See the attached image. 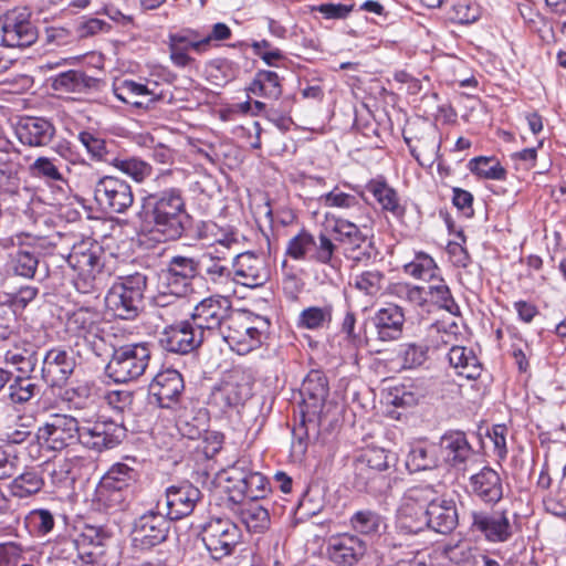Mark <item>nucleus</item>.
<instances>
[{"instance_id":"nucleus-1","label":"nucleus","mask_w":566,"mask_h":566,"mask_svg":"<svg viewBox=\"0 0 566 566\" xmlns=\"http://www.w3.org/2000/svg\"><path fill=\"white\" fill-rule=\"evenodd\" d=\"M139 217L149 226L150 232L159 233L163 240L181 238L190 223L184 190L170 187L148 193L143 198Z\"/></svg>"},{"instance_id":"nucleus-2","label":"nucleus","mask_w":566,"mask_h":566,"mask_svg":"<svg viewBox=\"0 0 566 566\" xmlns=\"http://www.w3.org/2000/svg\"><path fill=\"white\" fill-rule=\"evenodd\" d=\"M328 391L327 378L321 371L312 370L304 379L300 390L303 402L301 410L303 416L302 426L293 431L294 437L300 443L304 439H310L308 424H312L313 429H315L316 426L323 427L326 423H332L327 419V413L331 409V406L326 405Z\"/></svg>"},{"instance_id":"nucleus-3","label":"nucleus","mask_w":566,"mask_h":566,"mask_svg":"<svg viewBox=\"0 0 566 566\" xmlns=\"http://www.w3.org/2000/svg\"><path fill=\"white\" fill-rule=\"evenodd\" d=\"M146 286L147 277L139 272L118 277L105 297L107 308L118 318L134 319L142 310Z\"/></svg>"},{"instance_id":"nucleus-4","label":"nucleus","mask_w":566,"mask_h":566,"mask_svg":"<svg viewBox=\"0 0 566 566\" xmlns=\"http://www.w3.org/2000/svg\"><path fill=\"white\" fill-rule=\"evenodd\" d=\"M147 343H134L114 348L106 365V375L115 382H127L144 375L150 360Z\"/></svg>"},{"instance_id":"nucleus-5","label":"nucleus","mask_w":566,"mask_h":566,"mask_svg":"<svg viewBox=\"0 0 566 566\" xmlns=\"http://www.w3.org/2000/svg\"><path fill=\"white\" fill-rule=\"evenodd\" d=\"M200 537L210 556L219 560L234 552L242 533L231 520L212 517L202 526Z\"/></svg>"},{"instance_id":"nucleus-6","label":"nucleus","mask_w":566,"mask_h":566,"mask_svg":"<svg viewBox=\"0 0 566 566\" xmlns=\"http://www.w3.org/2000/svg\"><path fill=\"white\" fill-rule=\"evenodd\" d=\"M260 321L259 317L252 318L242 314H231L218 335L233 352L239 355L248 354L262 343L263 332L255 325V322Z\"/></svg>"},{"instance_id":"nucleus-7","label":"nucleus","mask_w":566,"mask_h":566,"mask_svg":"<svg viewBox=\"0 0 566 566\" xmlns=\"http://www.w3.org/2000/svg\"><path fill=\"white\" fill-rule=\"evenodd\" d=\"M230 500L241 503L243 500L256 502L263 500L271 492V485L265 475L260 472L245 469L238 462L227 478Z\"/></svg>"},{"instance_id":"nucleus-8","label":"nucleus","mask_w":566,"mask_h":566,"mask_svg":"<svg viewBox=\"0 0 566 566\" xmlns=\"http://www.w3.org/2000/svg\"><path fill=\"white\" fill-rule=\"evenodd\" d=\"M123 421L98 420L80 424L77 441L87 449L101 452L117 447L126 438Z\"/></svg>"},{"instance_id":"nucleus-9","label":"nucleus","mask_w":566,"mask_h":566,"mask_svg":"<svg viewBox=\"0 0 566 566\" xmlns=\"http://www.w3.org/2000/svg\"><path fill=\"white\" fill-rule=\"evenodd\" d=\"M80 423L67 415H52L34 434L38 443L50 450L60 451L77 441Z\"/></svg>"},{"instance_id":"nucleus-10","label":"nucleus","mask_w":566,"mask_h":566,"mask_svg":"<svg viewBox=\"0 0 566 566\" xmlns=\"http://www.w3.org/2000/svg\"><path fill=\"white\" fill-rule=\"evenodd\" d=\"M97 205L109 213H125L134 203L130 185L118 177L104 176L94 187Z\"/></svg>"},{"instance_id":"nucleus-11","label":"nucleus","mask_w":566,"mask_h":566,"mask_svg":"<svg viewBox=\"0 0 566 566\" xmlns=\"http://www.w3.org/2000/svg\"><path fill=\"white\" fill-rule=\"evenodd\" d=\"M252 395V382L243 374H233L212 389L209 405L228 412L244 406Z\"/></svg>"},{"instance_id":"nucleus-12","label":"nucleus","mask_w":566,"mask_h":566,"mask_svg":"<svg viewBox=\"0 0 566 566\" xmlns=\"http://www.w3.org/2000/svg\"><path fill=\"white\" fill-rule=\"evenodd\" d=\"M41 379L50 387L62 388L75 370L76 359L72 349L53 347L41 358Z\"/></svg>"},{"instance_id":"nucleus-13","label":"nucleus","mask_w":566,"mask_h":566,"mask_svg":"<svg viewBox=\"0 0 566 566\" xmlns=\"http://www.w3.org/2000/svg\"><path fill=\"white\" fill-rule=\"evenodd\" d=\"M231 314V302L227 297L209 296L195 306L191 322L203 336L206 331L218 334Z\"/></svg>"},{"instance_id":"nucleus-14","label":"nucleus","mask_w":566,"mask_h":566,"mask_svg":"<svg viewBox=\"0 0 566 566\" xmlns=\"http://www.w3.org/2000/svg\"><path fill=\"white\" fill-rule=\"evenodd\" d=\"M170 521L167 515L149 511L134 523L133 542L140 549H149L163 543L168 535Z\"/></svg>"},{"instance_id":"nucleus-15","label":"nucleus","mask_w":566,"mask_h":566,"mask_svg":"<svg viewBox=\"0 0 566 566\" xmlns=\"http://www.w3.org/2000/svg\"><path fill=\"white\" fill-rule=\"evenodd\" d=\"M102 248L91 239H86L73 244L66 261L77 272L78 277L88 283L102 271Z\"/></svg>"},{"instance_id":"nucleus-16","label":"nucleus","mask_w":566,"mask_h":566,"mask_svg":"<svg viewBox=\"0 0 566 566\" xmlns=\"http://www.w3.org/2000/svg\"><path fill=\"white\" fill-rule=\"evenodd\" d=\"M2 44L8 48H28L38 39V30L29 14L12 10L4 14L1 22Z\"/></svg>"},{"instance_id":"nucleus-17","label":"nucleus","mask_w":566,"mask_h":566,"mask_svg":"<svg viewBox=\"0 0 566 566\" xmlns=\"http://www.w3.org/2000/svg\"><path fill=\"white\" fill-rule=\"evenodd\" d=\"M203 339L202 331H198L191 321H184L166 327L159 344L167 352L185 355L197 349Z\"/></svg>"},{"instance_id":"nucleus-18","label":"nucleus","mask_w":566,"mask_h":566,"mask_svg":"<svg viewBox=\"0 0 566 566\" xmlns=\"http://www.w3.org/2000/svg\"><path fill=\"white\" fill-rule=\"evenodd\" d=\"M199 272V262L193 258L172 256L164 271L168 293L172 297L185 296L191 290V281Z\"/></svg>"},{"instance_id":"nucleus-19","label":"nucleus","mask_w":566,"mask_h":566,"mask_svg":"<svg viewBox=\"0 0 566 566\" xmlns=\"http://www.w3.org/2000/svg\"><path fill=\"white\" fill-rule=\"evenodd\" d=\"M201 495V491L187 481L167 488V517L171 521H178L190 515L200 501Z\"/></svg>"},{"instance_id":"nucleus-20","label":"nucleus","mask_w":566,"mask_h":566,"mask_svg":"<svg viewBox=\"0 0 566 566\" xmlns=\"http://www.w3.org/2000/svg\"><path fill=\"white\" fill-rule=\"evenodd\" d=\"M420 515V525H427V528L440 534L451 533L459 522L455 502L442 494Z\"/></svg>"},{"instance_id":"nucleus-21","label":"nucleus","mask_w":566,"mask_h":566,"mask_svg":"<svg viewBox=\"0 0 566 566\" xmlns=\"http://www.w3.org/2000/svg\"><path fill=\"white\" fill-rule=\"evenodd\" d=\"M365 541L356 535L343 534L332 537L326 547L327 558L339 566H353L366 554Z\"/></svg>"},{"instance_id":"nucleus-22","label":"nucleus","mask_w":566,"mask_h":566,"mask_svg":"<svg viewBox=\"0 0 566 566\" xmlns=\"http://www.w3.org/2000/svg\"><path fill=\"white\" fill-rule=\"evenodd\" d=\"M233 273L235 281L248 287L262 286L270 279L265 262L252 252L235 254Z\"/></svg>"},{"instance_id":"nucleus-23","label":"nucleus","mask_w":566,"mask_h":566,"mask_svg":"<svg viewBox=\"0 0 566 566\" xmlns=\"http://www.w3.org/2000/svg\"><path fill=\"white\" fill-rule=\"evenodd\" d=\"M405 313L398 305L390 304L378 310L371 317L376 339L390 343L401 338L405 328Z\"/></svg>"},{"instance_id":"nucleus-24","label":"nucleus","mask_w":566,"mask_h":566,"mask_svg":"<svg viewBox=\"0 0 566 566\" xmlns=\"http://www.w3.org/2000/svg\"><path fill=\"white\" fill-rule=\"evenodd\" d=\"M90 541L94 544L101 543L99 531L95 527H86L85 532L77 535L75 538L64 537L60 539L55 545V554L59 558L75 563L77 559L84 563H92L95 556V552L84 551V546Z\"/></svg>"},{"instance_id":"nucleus-25","label":"nucleus","mask_w":566,"mask_h":566,"mask_svg":"<svg viewBox=\"0 0 566 566\" xmlns=\"http://www.w3.org/2000/svg\"><path fill=\"white\" fill-rule=\"evenodd\" d=\"M184 388V378L175 369L158 373L150 384L151 394L161 408H172L181 397Z\"/></svg>"},{"instance_id":"nucleus-26","label":"nucleus","mask_w":566,"mask_h":566,"mask_svg":"<svg viewBox=\"0 0 566 566\" xmlns=\"http://www.w3.org/2000/svg\"><path fill=\"white\" fill-rule=\"evenodd\" d=\"M471 530L490 542H505L511 536L509 518L501 512L473 511Z\"/></svg>"},{"instance_id":"nucleus-27","label":"nucleus","mask_w":566,"mask_h":566,"mask_svg":"<svg viewBox=\"0 0 566 566\" xmlns=\"http://www.w3.org/2000/svg\"><path fill=\"white\" fill-rule=\"evenodd\" d=\"M41 347L33 342L19 339L6 352L4 361L18 374L32 375L41 361Z\"/></svg>"},{"instance_id":"nucleus-28","label":"nucleus","mask_w":566,"mask_h":566,"mask_svg":"<svg viewBox=\"0 0 566 566\" xmlns=\"http://www.w3.org/2000/svg\"><path fill=\"white\" fill-rule=\"evenodd\" d=\"M54 125L44 117H25L18 126L20 142L32 147L48 146L55 136Z\"/></svg>"},{"instance_id":"nucleus-29","label":"nucleus","mask_w":566,"mask_h":566,"mask_svg":"<svg viewBox=\"0 0 566 566\" xmlns=\"http://www.w3.org/2000/svg\"><path fill=\"white\" fill-rule=\"evenodd\" d=\"M472 493L485 503H496L503 496V485L499 473L489 468H483L470 479Z\"/></svg>"},{"instance_id":"nucleus-30","label":"nucleus","mask_w":566,"mask_h":566,"mask_svg":"<svg viewBox=\"0 0 566 566\" xmlns=\"http://www.w3.org/2000/svg\"><path fill=\"white\" fill-rule=\"evenodd\" d=\"M441 494V484H418L413 485L403 493L401 504L399 506V513L405 516H411L413 509H426L430 507Z\"/></svg>"},{"instance_id":"nucleus-31","label":"nucleus","mask_w":566,"mask_h":566,"mask_svg":"<svg viewBox=\"0 0 566 566\" xmlns=\"http://www.w3.org/2000/svg\"><path fill=\"white\" fill-rule=\"evenodd\" d=\"M114 94L122 102L135 107H148L149 104L160 98V95L148 85L130 80L116 83L114 85Z\"/></svg>"},{"instance_id":"nucleus-32","label":"nucleus","mask_w":566,"mask_h":566,"mask_svg":"<svg viewBox=\"0 0 566 566\" xmlns=\"http://www.w3.org/2000/svg\"><path fill=\"white\" fill-rule=\"evenodd\" d=\"M209 412L206 408L184 409L177 418L179 432L191 440H196L208 433Z\"/></svg>"},{"instance_id":"nucleus-33","label":"nucleus","mask_w":566,"mask_h":566,"mask_svg":"<svg viewBox=\"0 0 566 566\" xmlns=\"http://www.w3.org/2000/svg\"><path fill=\"white\" fill-rule=\"evenodd\" d=\"M40 264V253L32 244H20L10 255V268L14 275L34 279Z\"/></svg>"},{"instance_id":"nucleus-34","label":"nucleus","mask_w":566,"mask_h":566,"mask_svg":"<svg viewBox=\"0 0 566 566\" xmlns=\"http://www.w3.org/2000/svg\"><path fill=\"white\" fill-rule=\"evenodd\" d=\"M98 80L86 75L83 71L70 70L52 78V87L64 93H83L96 87Z\"/></svg>"},{"instance_id":"nucleus-35","label":"nucleus","mask_w":566,"mask_h":566,"mask_svg":"<svg viewBox=\"0 0 566 566\" xmlns=\"http://www.w3.org/2000/svg\"><path fill=\"white\" fill-rule=\"evenodd\" d=\"M366 189L375 197L381 208L391 212L395 217L401 218L405 214V207L400 205L397 191L389 187L384 178L371 179Z\"/></svg>"},{"instance_id":"nucleus-36","label":"nucleus","mask_w":566,"mask_h":566,"mask_svg":"<svg viewBox=\"0 0 566 566\" xmlns=\"http://www.w3.org/2000/svg\"><path fill=\"white\" fill-rule=\"evenodd\" d=\"M441 448L453 467L463 464L472 454V448L461 431L446 433L441 438Z\"/></svg>"},{"instance_id":"nucleus-37","label":"nucleus","mask_w":566,"mask_h":566,"mask_svg":"<svg viewBox=\"0 0 566 566\" xmlns=\"http://www.w3.org/2000/svg\"><path fill=\"white\" fill-rule=\"evenodd\" d=\"M8 384V399L15 406L30 402L40 392L32 375L18 374Z\"/></svg>"},{"instance_id":"nucleus-38","label":"nucleus","mask_w":566,"mask_h":566,"mask_svg":"<svg viewBox=\"0 0 566 566\" xmlns=\"http://www.w3.org/2000/svg\"><path fill=\"white\" fill-rule=\"evenodd\" d=\"M438 464L436 446L417 443L410 447L406 458V468L409 472L433 470Z\"/></svg>"},{"instance_id":"nucleus-39","label":"nucleus","mask_w":566,"mask_h":566,"mask_svg":"<svg viewBox=\"0 0 566 566\" xmlns=\"http://www.w3.org/2000/svg\"><path fill=\"white\" fill-rule=\"evenodd\" d=\"M333 232L343 253L369 240L358 226L344 218H335Z\"/></svg>"},{"instance_id":"nucleus-40","label":"nucleus","mask_w":566,"mask_h":566,"mask_svg":"<svg viewBox=\"0 0 566 566\" xmlns=\"http://www.w3.org/2000/svg\"><path fill=\"white\" fill-rule=\"evenodd\" d=\"M218 255L211 253L203 255L205 280L214 285H226L231 280V270L226 264L227 255L223 251L216 248Z\"/></svg>"},{"instance_id":"nucleus-41","label":"nucleus","mask_w":566,"mask_h":566,"mask_svg":"<svg viewBox=\"0 0 566 566\" xmlns=\"http://www.w3.org/2000/svg\"><path fill=\"white\" fill-rule=\"evenodd\" d=\"M248 92L256 96L277 99L282 95L280 77L273 71L260 70L250 83Z\"/></svg>"},{"instance_id":"nucleus-42","label":"nucleus","mask_w":566,"mask_h":566,"mask_svg":"<svg viewBox=\"0 0 566 566\" xmlns=\"http://www.w3.org/2000/svg\"><path fill=\"white\" fill-rule=\"evenodd\" d=\"M98 313L87 307L73 312L66 322L67 329L78 337L86 338L97 332Z\"/></svg>"},{"instance_id":"nucleus-43","label":"nucleus","mask_w":566,"mask_h":566,"mask_svg":"<svg viewBox=\"0 0 566 566\" xmlns=\"http://www.w3.org/2000/svg\"><path fill=\"white\" fill-rule=\"evenodd\" d=\"M355 486L360 491L377 494L389 490L390 481L382 472L359 464L356 468Z\"/></svg>"},{"instance_id":"nucleus-44","label":"nucleus","mask_w":566,"mask_h":566,"mask_svg":"<svg viewBox=\"0 0 566 566\" xmlns=\"http://www.w3.org/2000/svg\"><path fill=\"white\" fill-rule=\"evenodd\" d=\"M138 479V472L126 463H115L104 474L101 484L107 488L130 490Z\"/></svg>"},{"instance_id":"nucleus-45","label":"nucleus","mask_w":566,"mask_h":566,"mask_svg":"<svg viewBox=\"0 0 566 566\" xmlns=\"http://www.w3.org/2000/svg\"><path fill=\"white\" fill-rule=\"evenodd\" d=\"M240 520L247 526L248 531L254 533L264 532L270 525L269 511L261 504L248 502L240 509Z\"/></svg>"},{"instance_id":"nucleus-46","label":"nucleus","mask_w":566,"mask_h":566,"mask_svg":"<svg viewBox=\"0 0 566 566\" xmlns=\"http://www.w3.org/2000/svg\"><path fill=\"white\" fill-rule=\"evenodd\" d=\"M198 233L201 239L210 240L211 245L221 247L231 250L238 245L237 233L232 229H220L214 222H201L198 227Z\"/></svg>"},{"instance_id":"nucleus-47","label":"nucleus","mask_w":566,"mask_h":566,"mask_svg":"<svg viewBox=\"0 0 566 566\" xmlns=\"http://www.w3.org/2000/svg\"><path fill=\"white\" fill-rule=\"evenodd\" d=\"M332 322V306H310L304 308L297 318V327L305 329H321Z\"/></svg>"},{"instance_id":"nucleus-48","label":"nucleus","mask_w":566,"mask_h":566,"mask_svg":"<svg viewBox=\"0 0 566 566\" xmlns=\"http://www.w3.org/2000/svg\"><path fill=\"white\" fill-rule=\"evenodd\" d=\"M43 485L41 474L31 470L17 476L10 484V491L13 496L23 499L40 492Z\"/></svg>"},{"instance_id":"nucleus-49","label":"nucleus","mask_w":566,"mask_h":566,"mask_svg":"<svg viewBox=\"0 0 566 566\" xmlns=\"http://www.w3.org/2000/svg\"><path fill=\"white\" fill-rule=\"evenodd\" d=\"M385 279L382 271L370 269L355 274L353 286L367 296H376L382 290Z\"/></svg>"},{"instance_id":"nucleus-50","label":"nucleus","mask_w":566,"mask_h":566,"mask_svg":"<svg viewBox=\"0 0 566 566\" xmlns=\"http://www.w3.org/2000/svg\"><path fill=\"white\" fill-rule=\"evenodd\" d=\"M349 523L357 533L371 535L379 532L382 525V517L376 511L363 509L352 515Z\"/></svg>"},{"instance_id":"nucleus-51","label":"nucleus","mask_w":566,"mask_h":566,"mask_svg":"<svg viewBox=\"0 0 566 566\" xmlns=\"http://www.w3.org/2000/svg\"><path fill=\"white\" fill-rule=\"evenodd\" d=\"M428 358V346L417 344V343H407L402 344L398 350V359L400 360V366L403 369H412L421 366Z\"/></svg>"},{"instance_id":"nucleus-52","label":"nucleus","mask_w":566,"mask_h":566,"mask_svg":"<svg viewBox=\"0 0 566 566\" xmlns=\"http://www.w3.org/2000/svg\"><path fill=\"white\" fill-rule=\"evenodd\" d=\"M426 297L427 301L430 300L452 314H454V310H458V305L451 295L450 289L442 279L433 280V282L426 287Z\"/></svg>"},{"instance_id":"nucleus-53","label":"nucleus","mask_w":566,"mask_h":566,"mask_svg":"<svg viewBox=\"0 0 566 566\" xmlns=\"http://www.w3.org/2000/svg\"><path fill=\"white\" fill-rule=\"evenodd\" d=\"M113 166L137 182H143L153 172V168L148 163L135 157L125 159L115 158Z\"/></svg>"},{"instance_id":"nucleus-54","label":"nucleus","mask_w":566,"mask_h":566,"mask_svg":"<svg viewBox=\"0 0 566 566\" xmlns=\"http://www.w3.org/2000/svg\"><path fill=\"white\" fill-rule=\"evenodd\" d=\"M470 170L481 177L493 180H502L505 169L493 158L475 157L469 163Z\"/></svg>"},{"instance_id":"nucleus-55","label":"nucleus","mask_w":566,"mask_h":566,"mask_svg":"<svg viewBox=\"0 0 566 566\" xmlns=\"http://www.w3.org/2000/svg\"><path fill=\"white\" fill-rule=\"evenodd\" d=\"M396 463V457L394 453L386 451L385 449H369L367 450L360 461V465L367 467L378 472L389 470Z\"/></svg>"},{"instance_id":"nucleus-56","label":"nucleus","mask_w":566,"mask_h":566,"mask_svg":"<svg viewBox=\"0 0 566 566\" xmlns=\"http://www.w3.org/2000/svg\"><path fill=\"white\" fill-rule=\"evenodd\" d=\"M338 243L335 239H331L327 234L321 232L318 235V242L314 245V253L311 259L325 265L335 266L337 259L335 252L338 249Z\"/></svg>"},{"instance_id":"nucleus-57","label":"nucleus","mask_w":566,"mask_h":566,"mask_svg":"<svg viewBox=\"0 0 566 566\" xmlns=\"http://www.w3.org/2000/svg\"><path fill=\"white\" fill-rule=\"evenodd\" d=\"M130 490L107 488L104 484L98 485L97 495L99 501L109 510L122 511L126 507Z\"/></svg>"},{"instance_id":"nucleus-58","label":"nucleus","mask_w":566,"mask_h":566,"mask_svg":"<svg viewBox=\"0 0 566 566\" xmlns=\"http://www.w3.org/2000/svg\"><path fill=\"white\" fill-rule=\"evenodd\" d=\"M316 245L314 237L306 230L290 239L286 247V255L294 260H304L307 252Z\"/></svg>"},{"instance_id":"nucleus-59","label":"nucleus","mask_w":566,"mask_h":566,"mask_svg":"<svg viewBox=\"0 0 566 566\" xmlns=\"http://www.w3.org/2000/svg\"><path fill=\"white\" fill-rule=\"evenodd\" d=\"M33 177L43 178L48 181H65L54 159L49 157H39L30 166Z\"/></svg>"},{"instance_id":"nucleus-60","label":"nucleus","mask_w":566,"mask_h":566,"mask_svg":"<svg viewBox=\"0 0 566 566\" xmlns=\"http://www.w3.org/2000/svg\"><path fill=\"white\" fill-rule=\"evenodd\" d=\"M27 523L39 535L49 534L54 527L53 514L45 509L31 511L27 516Z\"/></svg>"},{"instance_id":"nucleus-61","label":"nucleus","mask_w":566,"mask_h":566,"mask_svg":"<svg viewBox=\"0 0 566 566\" xmlns=\"http://www.w3.org/2000/svg\"><path fill=\"white\" fill-rule=\"evenodd\" d=\"M81 144L86 148L92 158L97 160H107L108 154L106 142L97 134L83 130L77 136Z\"/></svg>"},{"instance_id":"nucleus-62","label":"nucleus","mask_w":566,"mask_h":566,"mask_svg":"<svg viewBox=\"0 0 566 566\" xmlns=\"http://www.w3.org/2000/svg\"><path fill=\"white\" fill-rule=\"evenodd\" d=\"M319 200L323 206L331 208L350 209L359 206V201L356 196L343 192L338 187H335L329 192L321 196Z\"/></svg>"},{"instance_id":"nucleus-63","label":"nucleus","mask_w":566,"mask_h":566,"mask_svg":"<svg viewBox=\"0 0 566 566\" xmlns=\"http://www.w3.org/2000/svg\"><path fill=\"white\" fill-rule=\"evenodd\" d=\"M436 269L433 259L427 254H419L416 261L405 266L406 272L410 275L418 279L429 277L430 280H433Z\"/></svg>"},{"instance_id":"nucleus-64","label":"nucleus","mask_w":566,"mask_h":566,"mask_svg":"<svg viewBox=\"0 0 566 566\" xmlns=\"http://www.w3.org/2000/svg\"><path fill=\"white\" fill-rule=\"evenodd\" d=\"M344 256L352 262V269H355L367 262L377 254L374 242L369 239L359 247H355L343 253Z\"/></svg>"}]
</instances>
